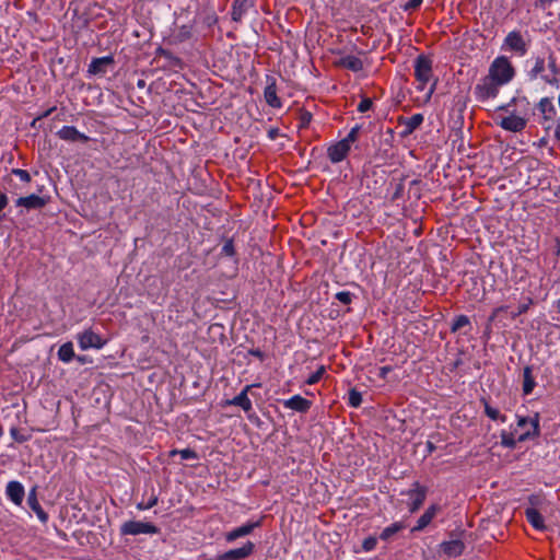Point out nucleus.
Masks as SVG:
<instances>
[{"label":"nucleus","mask_w":560,"mask_h":560,"mask_svg":"<svg viewBox=\"0 0 560 560\" xmlns=\"http://www.w3.org/2000/svg\"><path fill=\"white\" fill-rule=\"evenodd\" d=\"M530 427V430L521 432L518 435L515 434L514 431L506 432L502 431L500 434L501 445L508 448H515L518 442H525L529 439L536 438L539 435V418L538 415H535L533 418L526 417H517V428Z\"/></svg>","instance_id":"nucleus-1"},{"label":"nucleus","mask_w":560,"mask_h":560,"mask_svg":"<svg viewBox=\"0 0 560 560\" xmlns=\"http://www.w3.org/2000/svg\"><path fill=\"white\" fill-rule=\"evenodd\" d=\"M415 77L418 82L417 89L419 91H424L427 89L428 83L432 81L427 91V100L431 98L432 94L435 91L438 80H433L432 61L427 56L420 55L416 58Z\"/></svg>","instance_id":"nucleus-2"},{"label":"nucleus","mask_w":560,"mask_h":560,"mask_svg":"<svg viewBox=\"0 0 560 560\" xmlns=\"http://www.w3.org/2000/svg\"><path fill=\"white\" fill-rule=\"evenodd\" d=\"M488 75L503 86L513 80L515 70L508 57L500 56L491 62Z\"/></svg>","instance_id":"nucleus-3"},{"label":"nucleus","mask_w":560,"mask_h":560,"mask_svg":"<svg viewBox=\"0 0 560 560\" xmlns=\"http://www.w3.org/2000/svg\"><path fill=\"white\" fill-rule=\"evenodd\" d=\"M360 126L351 128L349 133L342 140L331 144L327 150V155L332 163H339L346 159L352 144L358 140Z\"/></svg>","instance_id":"nucleus-4"},{"label":"nucleus","mask_w":560,"mask_h":560,"mask_svg":"<svg viewBox=\"0 0 560 560\" xmlns=\"http://www.w3.org/2000/svg\"><path fill=\"white\" fill-rule=\"evenodd\" d=\"M501 85L487 74L476 84L474 93L478 101L485 102L497 97Z\"/></svg>","instance_id":"nucleus-5"},{"label":"nucleus","mask_w":560,"mask_h":560,"mask_svg":"<svg viewBox=\"0 0 560 560\" xmlns=\"http://www.w3.org/2000/svg\"><path fill=\"white\" fill-rule=\"evenodd\" d=\"M77 340L79 343V347L82 350H88L91 348L101 349L106 343L105 340L102 339V337L94 332L92 329H85L82 332L78 334Z\"/></svg>","instance_id":"nucleus-6"},{"label":"nucleus","mask_w":560,"mask_h":560,"mask_svg":"<svg viewBox=\"0 0 560 560\" xmlns=\"http://www.w3.org/2000/svg\"><path fill=\"white\" fill-rule=\"evenodd\" d=\"M497 125L506 131L521 132L525 129L527 119L523 116L511 113L508 116L500 117L497 120Z\"/></svg>","instance_id":"nucleus-7"},{"label":"nucleus","mask_w":560,"mask_h":560,"mask_svg":"<svg viewBox=\"0 0 560 560\" xmlns=\"http://www.w3.org/2000/svg\"><path fill=\"white\" fill-rule=\"evenodd\" d=\"M404 494H406L410 500L408 503L410 513H415L420 509L425 500L427 488L421 486L419 482H415L413 488L409 489Z\"/></svg>","instance_id":"nucleus-8"},{"label":"nucleus","mask_w":560,"mask_h":560,"mask_svg":"<svg viewBox=\"0 0 560 560\" xmlns=\"http://www.w3.org/2000/svg\"><path fill=\"white\" fill-rule=\"evenodd\" d=\"M121 533L124 535L156 534L158 528L150 524L139 521H129L122 524Z\"/></svg>","instance_id":"nucleus-9"},{"label":"nucleus","mask_w":560,"mask_h":560,"mask_svg":"<svg viewBox=\"0 0 560 560\" xmlns=\"http://www.w3.org/2000/svg\"><path fill=\"white\" fill-rule=\"evenodd\" d=\"M255 545L246 541L242 547L228 550L218 557V560H242L253 555Z\"/></svg>","instance_id":"nucleus-10"},{"label":"nucleus","mask_w":560,"mask_h":560,"mask_svg":"<svg viewBox=\"0 0 560 560\" xmlns=\"http://www.w3.org/2000/svg\"><path fill=\"white\" fill-rule=\"evenodd\" d=\"M47 199L40 197L38 195L32 194L25 197H20L16 199L15 205L18 207H23L27 210L32 209H42L46 206Z\"/></svg>","instance_id":"nucleus-11"},{"label":"nucleus","mask_w":560,"mask_h":560,"mask_svg":"<svg viewBox=\"0 0 560 560\" xmlns=\"http://www.w3.org/2000/svg\"><path fill=\"white\" fill-rule=\"evenodd\" d=\"M58 137L66 141H81L86 142L89 141V137L82 132H80L75 127L73 126H63L58 132Z\"/></svg>","instance_id":"nucleus-12"},{"label":"nucleus","mask_w":560,"mask_h":560,"mask_svg":"<svg viewBox=\"0 0 560 560\" xmlns=\"http://www.w3.org/2000/svg\"><path fill=\"white\" fill-rule=\"evenodd\" d=\"M7 497L16 505H21L24 499V487L19 481H9L5 487Z\"/></svg>","instance_id":"nucleus-13"},{"label":"nucleus","mask_w":560,"mask_h":560,"mask_svg":"<svg viewBox=\"0 0 560 560\" xmlns=\"http://www.w3.org/2000/svg\"><path fill=\"white\" fill-rule=\"evenodd\" d=\"M504 43L511 50L520 52L522 56L526 54V44L518 32H510L506 35Z\"/></svg>","instance_id":"nucleus-14"},{"label":"nucleus","mask_w":560,"mask_h":560,"mask_svg":"<svg viewBox=\"0 0 560 560\" xmlns=\"http://www.w3.org/2000/svg\"><path fill=\"white\" fill-rule=\"evenodd\" d=\"M283 406L287 409H291L298 412H306L312 406V402L302 397L301 395H294L283 401Z\"/></svg>","instance_id":"nucleus-15"},{"label":"nucleus","mask_w":560,"mask_h":560,"mask_svg":"<svg viewBox=\"0 0 560 560\" xmlns=\"http://www.w3.org/2000/svg\"><path fill=\"white\" fill-rule=\"evenodd\" d=\"M440 548L445 556L450 558H455L459 557L464 552L465 544L460 539H453L448 541H443L440 545Z\"/></svg>","instance_id":"nucleus-16"},{"label":"nucleus","mask_w":560,"mask_h":560,"mask_svg":"<svg viewBox=\"0 0 560 560\" xmlns=\"http://www.w3.org/2000/svg\"><path fill=\"white\" fill-rule=\"evenodd\" d=\"M546 60L547 57L545 55H538L532 58L533 67L527 72V77L529 80H537L544 77V72L546 70Z\"/></svg>","instance_id":"nucleus-17"},{"label":"nucleus","mask_w":560,"mask_h":560,"mask_svg":"<svg viewBox=\"0 0 560 560\" xmlns=\"http://www.w3.org/2000/svg\"><path fill=\"white\" fill-rule=\"evenodd\" d=\"M440 511V506L436 504H431L425 512L419 517L417 521V525L412 528V532L423 530L431 521L435 517L436 513Z\"/></svg>","instance_id":"nucleus-18"},{"label":"nucleus","mask_w":560,"mask_h":560,"mask_svg":"<svg viewBox=\"0 0 560 560\" xmlns=\"http://www.w3.org/2000/svg\"><path fill=\"white\" fill-rule=\"evenodd\" d=\"M254 7V0H234L232 7V19L241 21L242 18Z\"/></svg>","instance_id":"nucleus-19"},{"label":"nucleus","mask_w":560,"mask_h":560,"mask_svg":"<svg viewBox=\"0 0 560 560\" xmlns=\"http://www.w3.org/2000/svg\"><path fill=\"white\" fill-rule=\"evenodd\" d=\"M253 386L254 385L245 386V388L237 396H235L233 399L229 400L228 404L229 405H233V406H238L245 412L250 411L253 409V405H252L250 399L247 396V393L250 389V387H253Z\"/></svg>","instance_id":"nucleus-20"},{"label":"nucleus","mask_w":560,"mask_h":560,"mask_svg":"<svg viewBox=\"0 0 560 560\" xmlns=\"http://www.w3.org/2000/svg\"><path fill=\"white\" fill-rule=\"evenodd\" d=\"M27 504L28 506L35 512V514L37 515V517L39 518V521L42 523H46L47 520H48V515L47 513L43 510V508L40 506L38 500H37V494H36V489H32L28 493V497H27Z\"/></svg>","instance_id":"nucleus-21"},{"label":"nucleus","mask_w":560,"mask_h":560,"mask_svg":"<svg viewBox=\"0 0 560 560\" xmlns=\"http://www.w3.org/2000/svg\"><path fill=\"white\" fill-rule=\"evenodd\" d=\"M113 62L114 60L110 56L94 58L89 66V72L92 74H104L106 72V67Z\"/></svg>","instance_id":"nucleus-22"},{"label":"nucleus","mask_w":560,"mask_h":560,"mask_svg":"<svg viewBox=\"0 0 560 560\" xmlns=\"http://www.w3.org/2000/svg\"><path fill=\"white\" fill-rule=\"evenodd\" d=\"M337 65L342 67V68H346L348 70H351L353 72H359L363 69V62L360 58L355 57V56H352V55H347V56H343L341 57L338 61H337Z\"/></svg>","instance_id":"nucleus-23"},{"label":"nucleus","mask_w":560,"mask_h":560,"mask_svg":"<svg viewBox=\"0 0 560 560\" xmlns=\"http://www.w3.org/2000/svg\"><path fill=\"white\" fill-rule=\"evenodd\" d=\"M538 110L542 114L545 120H551L555 118L557 110L552 103V98L542 97L538 103Z\"/></svg>","instance_id":"nucleus-24"},{"label":"nucleus","mask_w":560,"mask_h":560,"mask_svg":"<svg viewBox=\"0 0 560 560\" xmlns=\"http://www.w3.org/2000/svg\"><path fill=\"white\" fill-rule=\"evenodd\" d=\"M422 122H423L422 114H415L408 118H405L402 121V126H404L402 135L404 136L411 135L417 128H419L421 126Z\"/></svg>","instance_id":"nucleus-25"},{"label":"nucleus","mask_w":560,"mask_h":560,"mask_svg":"<svg viewBox=\"0 0 560 560\" xmlns=\"http://www.w3.org/2000/svg\"><path fill=\"white\" fill-rule=\"evenodd\" d=\"M528 523L538 530L546 528L542 515L534 508H528L525 511Z\"/></svg>","instance_id":"nucleus-26"},{"label":"nucleus","mask_w":560,"mask_h":560,"mask_svg":"<svg viewBox=\"0 0 560 560\" xmlns=\"http://www.w3.org/2000/svg\"><path fill=\"white\" fill-rule=\"evenodd\" d=\"M264 97L266 103L271 107L280 108L282 105L280 98L277 95V88L275 82L268 84L265 88Z\"/></svg>","instance_id":"nucleus-27"},{"label":"nucleus","mask_w":560,"mask_h":560,"mask_svg":"<svg viewBox=\"0 0 560 560\" xmlns=\"http://www.w3.org/2000/svg\"><path fill=\"white\" fill-rule=\"evenodd\" d=\"M536 386L532 366H525L523 371V394L529 395Z\"/></svg>","instance_id":"nucleus-28"},{"label":"nucleus","mask_w":560,"mask_h":560,"mask_svg":"<svg viewBox=\"0 0 560 560\" xmlns=\"http://www.w3.org/2000/svg\"><path fill=\"white\" fill-rule=\"evenodd\" d=\"M58 359L65 363H69L74 357L72 342H66L58 350Z\"/></svg>","instance_id":"nucleus-29"},{"label":"nucleus","mask_w":560,"mask_h":560,"mask_svg":"<svg viewBox=\"0 0 560 560\" xmlns=\"http://www.w3.org/2000/svg\"><path fill=\"white\" fill-rule=\"evenodd\" d=\"M402 528H404V526L401 523H399V522L393 523L382 530L380 538L383 540H388L389 538H392L396 533H398Z\"/></svg>","instance_id":"nucleus-30"},{"label":"nucleus","mask_w":560,"mask_h":560,"mask_svg":"<svg viewBox=\"0 0 560 560\" xmlns=\"http://www.w3.org/2000/svg\"><path fill=\"white\" fill-rule=\"evenodd\" d=\"M261 521L262 518H259L257 521H248L243 525L238 526L240 530L242 532V535L245 537L252 534L256 528L261 526Z\"/></svg>","instance_id":"nucleus-31"},{"label":"nucleus","mask_w":560,"mask_h":560,"mask_svg":"<svg viewBox=\"0 0 560 560\" xmlns=\"http://www.w3.org/2000/svg\"><path fill=\"white\" fill-rule=\"evenodd\" d=\"M483 406H485V413L487 415V417H489L492 420L500 419L502 422L506 421V417L500 415V411L497 408L490 406L486 400H483Z\"/></svg>","instance_id":"nucleus-32"},{"label":"nucleus","mask_w":560,"mask_h":560,"mask_svg":"<svg viewBox=\"0 0 560 560\" xmlns=\"http://www.w3.org/2000/svg\"><path fill=\"white\" fill-rule=\"evenodd\" d=\"M547 67L549 71L551 72V75H558L560 72V68L557 65V59L555 57V54L552 50L547 49Z\"/></svg>","instance_id":"nucleus-33"},{"label":"nucleus","mask_w":560,"mask_h":560,"mask_svg":"<svg viewBox=\"0 0 560 560\" xmlns=\"http://www.w3.org/2000/svg\"><path fill=\"white\" fill-rule=\"evenodd\" d=\"M470 324L469 318L466 315L456 316L452 323L451 330L457 331L463 327H466Z\"/></svg>","instance_id":"nucleus-34"},{"label":"nucleus","mask_w":560,"mask_h":560,"mask_svg":"<svg viewBox=\"0 0 560 560\" xmlns=\"http://www.w3.org/2000/svg\"><path fill=\"white\" fill-rule=\"evenodd\" d=\"M326 369L324 365L318 366V369L312 373L305 381L307 385H314L320 381L323 375L325 374Z\"/></svg>","instance_id":"nucleus-35"},{"label":"nucleus","mask_w":560,"mask_h":560,"mask_svg":"<svg viewBox=\"0 0 560 560\" xmlns=\"http://www.w3.org/2000/svg\"><path fill=\"white\" fill-rule=\"evenodd\" d=\"M362 402V395L355 388L349 390V405L353 408H358Z\"/></svg>","instance_id":"nucleus-36"},{"label":"nucleus","mask_w":560,"mask_h":560,"mask_svg":"<svg viewBox=\"0 0 560 560\" xmlns=\"http://www.w3.org/2000/svg\"><path fill=\"white\" fill-rule=\"evenodd\" d=\"M172 454H179L180 458L184 459V460L196 459L197 458V453L194 450H191V448H184V450H179V451H173Z\"/></svg>","instance_id":"nucleus-37"},{"label":"nucleus","mask_w":560,"mask_h":560,"mask_svg":"<svg viewBox=\"0 0 560 560\" xmlns=\"http://www.w3.org/2000/svg\"><path fill=\"white\" fill-rule=\"evenodd\" d=\"M242 537H244V536L242 535V532L240 530L238 527L233 528L232 530L224 534V539L226 542H233L236 539L242 538Z\"/></svg>","instance_id":"nucleus-38"},{"label":"nucleus","mask_w":560,"mask_h":560,"mask_svg":"<svg viewBox=\"0 0 560 560\" xmlns=\"http://www.w3.org/2000/svg\"><path fill=\"white\" fill-rule=\"evenodd\" d=\"M353 294L349 291H340L336 293V299L342 304H350L352 302Z\"/></svg>","instance_id":"nucleus-39"},{"label":"nucleus","mask_w":560,"mask_h":560,"mask_svg":"<svg viewBox=\"0 0 560 560\" xmlns=\"http://www.w3.org/2000/svg\"><path fill=\"white\" fill-rule=\"evenodd\" d=\"M372 105H373L372 100L369 98V97H365V98H362L360 101V103L358 104L357 109L360 113H365V112L371 109Z\"/></svg>","instance_id":"nucleus-40"},{"label":"nucleus","mask_w":560,"mask_h":560,"mask_svg":"<svg viewBox=\"0 0 560 560\" xmlns=\"http://www.w3.org/2000/svg\"><path fill=\"white\" fill-rule=\"evenodd\" d=\"M12 174L18 176L22 182L30 183L31 182V175L27 171L21 170V168H13Z\"/></svg>","instance_id":"nucleus-41"},{"label":"nucleus","mask_w":560,"mask_h":560,"mask_svg":"<svg viewBox=\"0 0 560 560\" xmlns=\"http://www.w3.org/2000/svg\"><path fill=\"white\" fill-rule=\"evenodd\" d=\"M376 544L377 539L375 537L370 536L363 540L362 548L364 551H371L375 548Z\"/></svg>","instance_id":"nucleus-42"},{"label":"nucleus","mask_w":560,"mask_h":560,"mask_svg":"<svg viewBox=\"0 0 560 560\" xmlns=\"http://www.w3.org/2000/svg\"><path fill=\"white\" fill-rule=\"evenodd\" d=\"M158 503V497L153 495L149 501H145V503L140 502L137 504L138 510H149L152 506H154Z\"/></svg>","instance_id":"nucleus-43"},{"label":"nucleus","mask_w":560,"mask_h":560,"mask_svg":"<svg viewBox=\"0 0 560 560\" xmlns=\"http://www.w3.org/2000/svg\"><path fill=\"white\" fill-rule=\"evenodd\" d=\"M541 80L546 83V84H549L551 86H555V88H559L560 85V81L559 79L557 78V75H544L541 77Z\"/></svg>","instance_id":"nucleus-44"},{"label":"nucleus","mask_w":560,"mask_h":560,"mask_svg":"<svg viewBox=\"0 0 560 560\" xmlns=\"http://www.w3.org/2000/svg\"><path fill=\"white\" fill-rule=\"evenodd\" d=\"M222 253L226 256H233L234 255V244L232 241H228L222 246Z\"/></svg>","instance_id":"nucleus-45"},{"label":"nucleus","mask_w":560,"mask_h":560,"mask_svg":"<svg viewBox=\"0 0 560 560\" xmlns=\"http://www.w3.org/2000/svg\"><path fill=\"white\" fill-rule=\"evenodd\" d=\"M422 1L423 0H409L404 7L402 9L405 11H409V10H415V9H418L421 4H422Z\"/></svg>","instance_id":"nucleus-46"},{"label":"nucleus","mask_w":560,"mask_h":560,"mask_svg":"<svg viewBox=\"0 0 560 560\" xmlns=\"http://www.w3.org/2000/svg\"><path fill=\"white\" fill-rule=\"evenodd\" d=\"M189 36H190L189 30H187L186 27H183L180 30V32L177 35H175V38L179 42H183V40L187 39Z\"/></svg>","instance_id":"nucleus-47"},{"label":"nucleus","mask_w":560,"mask_h":560,"mask_svg":"<svg viewBox=\"0 0 560 560\" xmlns=\"http://www.w3.org/2000/svg\"><path fill=\"white\" fill-rule=\"evenodd\" d=\"M553 137L557 141L560 142V117L556 121L555 129H553Z\"/></svg>","instance_id":"nucleus-48"},{"label":"nucleus","mask_w":560,"mask_h":560,"mask_svg":"<svg viewBox=\"0 0 560 560\" xmlns=\"http://www.w3.org/2000/svg\"><path fill=\"white\" fill-rule=\"evenodd\" d=\"M8 205V197L4 192L0 195V211Z\"/></svg>","instance_id":"nucleus-49"},{"label":"nucleus","mask_w":560,"mask_h":560,"mask_svg":"<svg viewBox=\"0 0 560 560\" xmlns=\"http://www.w3.org/2000/svg\"><path fill=\"white\" fill-rule=\"evenodd\" d=\"M392 371V368L390 366H382L380 369V376L381 377H386V375Z\"/></svg>","instance_id":"nucleus-50"},{"label":"nucleus","mask_w":560,"mask_h":560,"mask_svg":"<svg viewBox=\"0 0 560 560\" xmlns=\"http://www.w3.org/2000/svg\"><path fill=\"white\" fill-rule=\"evenodd\" d=\"M278 133H279V130L277 128H271L268 130V137L271 140H275L277 138Z\"/></svg>","instance_id":"nucleus-51"},{"label":"nucleus","mask_w":560,"mask_h":560,"mask_svg":"<svg viewBox=\"0 0 560 560\" xmlns=\"http://www.w3.org/2000/svg\"><path fill=\"white\" fill-rule=\"evenodd\" d=\"M527 430H530L529 425L523 427V428H517V425H516L513 431L515 432L516 435H518L521 432H524V431H527Z\"/></svg>","instance_id":"nucleus-52"},{"label":"nucleus","mask_w":560,"mask_h":560,"mask_svg":"<svg viewBox=\"0 0 560 560\" xmlns=\"http://www.w3.org/2000/svg\"><path fill=\"white\" fill-rule=\"evenodd\" d=\"M425 446L428 448V452L431 454L434 450H435V445L431 442V441H428L425 443Z\"/></svg>","instance_id":"nucleus-53"},{"label":"nucleus","mask_w":560,"mask_h":560,"mask_svg":"<svg viewBox=\"0 0 560 560\" xmlns=\"http://www.w3.org/2000/svg\"><path fill=\"white\" fill-rule=\"evenodd\" d=\"M526 310H527V306H526V305L521 306V307L518 308V314H522V313L526 312Z\"/></svg>","instance_id":"nucleus-54"},{"label":"nucleus","mask_w":560,"mask_h":560,"mask_svg":"<svg viewBox=\"0 0 560 560\" xmlns=\"http://www.w3.org/2000/svg\"><path fill=\"white\" fill-rule=\"evenodd\" d=\"M509 106L510 105H503V106H500L498 109L499 110H506L508 112L509 110Z\"/></svg>","instance_id":"nucleus-55"},{"label":"nucleus","mask_w":560,"mask_h":560,"mask_svg":"<svg viewBox=\"0 0 560 560\" xmlns=\"http://www.w3.org/2000/svg\"><path fill=\"white\" fill-rule=\"evenodd\" d=\"M310 118H311V115H310V114H305V115L303 116V120H307V121H308V120H310Z\"/></svg>","instance_id":"nucleus-56"},{"label":"nucleus","mask_w":560,"mask_h":560,"mask_svg":"<svg viewBox=\"0 0 560 560\" xmlns=\"http://www.w3.org/2000/svg\"><path fill=\"white\" fill-rule=\"evenodd\" d=\"M143 85H144V82H143L142 80H140V81L138 82V86H140V88H141V86H143Z\"/></svg>","instance_id":"nucleus-57"},{"label":"nucleus","mask_w":560,"mask_h":560,"mask_svg":"<svg viewBox=\"0 0 560 560\" xmlns=\"http://www.w3.org/2000/svg\"><path fill=\"white\" fill-rule=\"evenodd\" d=\"M558 308H559V311H560V300L558 301Z\"/></svg>","instance_id":"nucleus-58"}]
</instances>
